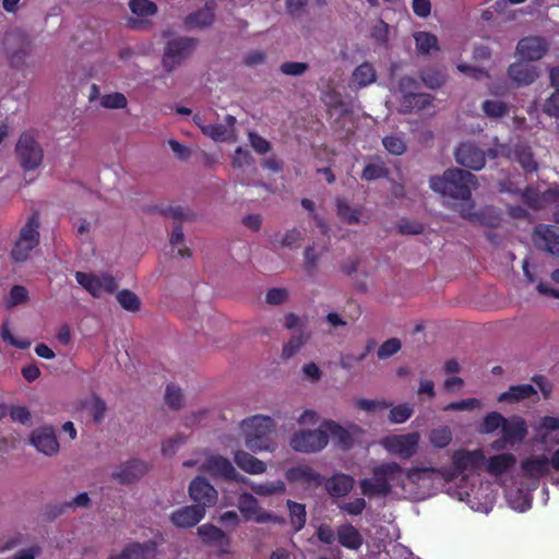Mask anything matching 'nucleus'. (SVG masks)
Segmentation results:
<instances>
[{
	"mask_svg": "<svg viewBox=\"0 0 559 559\" xmlns=\"http://www.w3.org/2000/svg\"><path fill=\"white\" fill-rule=\"evenodd\" d=\"M185 467H198L200 471L206 472L213 476L233 479L239 483H248V478L240 475L231 462L221 455L201 452L194 459L183 462Z\"/></svg>",
	"mask_w": 559,
	"mask_h": 559,
	"instance_id": "nucleus-8",
	"label": "nucleus"
},
{
	"mask_svg": "<svg viewBox=\"0 0 559 559\" xmlns=\"http://www.w3.org/2000/svg\"><path fill=\"white\" fill-rule=\"evenodd\" d=\"M428 439L433 448L443 449L448 447L453 439L452 430L448 426L433 428L430 430Z\"/></svg>",
	"mask_w": 559,
	"mask_h": 559,
	"instance_id": "nucleus-46",
	"label": "nucleus"
},
{
	"mask_svg": "<svg viewBox=\"0 0 559 559\" xmlns=\"http://www.w3.org/2000/svg\"><path fill=\"white\" fill-rule=\"evenodd\" d=\"M354 478L345 474H336L325 484V488L331 496L344 497L354 487Z\"/></svg>",
	"mask_w": 559,
	"mask_h": 559,
	"instance_id": "nucleus-37",
	"label": "nucleus"
},
{
	"mask_svg": "<svg viewBox=\"0 0 559 559\" xmlns=\"http://www.w3.org/2000/svg\"><path fill=\"white\" fill-rule=\"evenodd\" d=\"M359 485L368 497L409 499V468L396 462H383L373 467L372 477L361 479Z\"/></svg>",
	"mask_w": 559,
	"mask_h": 559,
	"instance_id": "nucleus-3",
	"label": "nucleus"
},
{
	"mask_svg": "<svg viewBox=\"0 0 559 559\" xmlns=\"http://www.w3.org/2000/svg\"><path fill=\"white\" fill-rule=\"evenodd\" d=\"M536 438L542 444L549 447L559 444V417L545 416L535 426Z\"/></svg>",
	"mask_w": 559,
	"mask_h": 559,
	"instance_id": "nucleus-25",
	"label": "nucleus"
},
{
	"mask_svg": "<svg viewBox=\"0 0 559 559\" xmlns=\"http://www.w3.org/2000/svg\"><path fill=\"white\" fill-rule=\"evenodd\" d=\"M197 533L205 545L213 547L221 555L233 554L231 538L219 527L205 523L198 527Z\"/></svg>",
	"mask_w": 559,
	"mask_h": 559,
	"instance_id": "nucleus-17",
	"label": "nucleus"
},
{
	"mask_svg": "<svg viewBox=\"0 0 559 559\" xmlns=\"http://www.w3.org/2000/svg\"><path fill=\"white\" fill-rule=\"evenodd\" d=\"M450 472L432 466H414L409 468V499L425 500L437 492L448 489Z\"/></svg>",
	"mask_w": 559,
	"mask_h": 559,
	"instance_id": "nucleus-5",
	"label": "nucleus"
},
{
	"mask_svg": "<svg viewBox=\"0 0 559 559\" xmlns=\"http://www.w3.org/2000/svg\"><path fill=\"white\" fill-rule=\"evenodd\" d=\"M329 444V437L325 436L323 421L317 429H298L289 438V447L299 453H318Z\"/></svg>",
	"mask_w": 559,
	"mask_h": 559,
	"instance_id": "nucleus-10",
	"label": "nucleus"
},
{
	"mask_svg": "<svg viewBox=\"0 0 559 559\" xmlns=\"http://www.w3.org/2000/svg\"><path fill=\"white\" fill-rule=\"evenodd\" d=\"M75 278L76 282L95 298H100L106 294H112L119 286L117 278L107 272H76Z\"/></svg>",
	"mask_w": 559,
	"mask_h": 559,
	"instance_id": "nucleus-14",
	"label": "nucleus"
},
{
	"mask_svg": "<svg viewBox=\"0 0 559 559\" xmlns=\"http://www.w3.org/2000/svg\"><path fill=\"white\" fill-rule=\"evenodd\" d=\"M355 405L366 412V413H377L383 411L390 406L388 402L384 400H369V399H358L355 402Z\"/></svg>",
	"mask_w": 559,
	"mask_h": 559,
	"instance_id": "nucleus-54",
	"label": "nucleus"
},
{
	"mask_svg": "<svg viewBox=\"0 0 559 559\" xmlns=\"http://www.w3.org/2000/svg\"><path fill=\"white\" fill-rule=\"evenodd\" d=\"M547 50L546 43L538 37H527L519 41L516 52L520 59L533 61L540 59Z\"/></svg>",
	"mask_w": 559,
	"mask_h": 559,
	"instance_id": "nucleus-31",
	"label": "nucleus"
},
{
	"mask_svg": "<svg viewBox=\"0 0 559 559\" xmlns=\"http://www.w3.org/2000/svg\"><path fill=\"white\" fill-rule=\"evenodd\" d=\"M119 305L127 311L136 312L140 310L141 300L131 290L123 289L117 294Z\"/></svg>",
	"mask_w": 559,
	"mask_h": 559,
	"instance_id": "nucleus-49",
	"label": "nucleus"
},
{
	"mask_svg": "<svg viewBox=\"0 0 559 559\" xmlns=\"http://www.w3.org/2000/svg\"><path fill=\"white\" fill-rule=\"evenodd\" d=\"M247 484H250L252 492L260 497L281 495L286 489V486L282 480L252 483L248 479Z\"/></svg>",
	"mask_w": 559,
	"mask_h": 559,
	"instance_id": "nucleus-39",
	"label": "nucleus"
},
{
	"mask_svg": "<svg viewBox=\"0 0 559 559\" xmlns=\"http://www.w3.org/2000/svg\"><path fill=\"white\" fill-rule=\"evenodd\" d=\"M521 487L514 488L509 487L506 489V498L508 504L518 512H525L532 507V495L533 490H528L527 487L520 480Z\"/></svg>",
	"mask_w": 559,
	"mask_h": 559,
	"instance_id": "nucleus-32",
	"label": "nucleus"
},
{
	"mask_svg": "<svg viewBox=\"0 0 559 559\" xmlns=\"http://www.w3.org/2000/svg\"><path fill=\"white\" fill-rule=\"evenodd\" d=\"M414 413V408L409 403L396 405L391 408L389 414V420L392 424L405 423Z\"/></svg>",
	"mask_w": 559,
	"mask_h": 559,
	"instance_id": "nucleus-51",
	"label": "nucleus"
},
{
	"mask_svg": "<svg viewBox=\"0 0 559 559\" xmlns=\"http://www.w3.org/2000/svg\"><path fill=\"white\" fill-rule=\"evenodd\" d=\"M386 175V169L383 163H372L368 164L362 173V177L366 180H374Z\"/></svg>",
	"mask_w": 559,
	"mask_h": 559,
	"instance_id": "nucleus-64",
	"label": "nucleus"
},
{
	"mask_svg": "<svg viewBox=\"0 0 559 559\" xmlns=\"http://www.w3.org/2000/svg\"><path fill=\"white\" fill-rule=\"evenodd\" d=\"M481 407L480 400L477 399H466L457 402H452L444 406V411H454V412H463V411H473Z\"/></svg>",
	"mask_w": 559,
	"mask_h": 559,
	"instance_id": "nucleus-57",
	"label": "nucleus"
},
{
	"mask_svg": "<svg viewBox=\"0 0 559 559\" xmlns=\"http://www.w3.org/2000/svg\"><path fill=\"white\" fill-rule=\"evenodd\" d=\"M186 441L187 436L182 433H177L167 438L162 445L163 454L167 456L174 455L186 443Z\"/></svg>",
	"mask_w": 559,
	"mask_h": 559,
	"instance_id": "nucleus-53",
	"label": "nucleus"
},
{
	"mask_svg": "<svg viewBox=\"0 0 559 559\" xmlns=\"http://www.w3.org/2000/svg\"><path fill=\"white\" fill-rule=\"evenodd\" d=\"M170 245L173 253L177 257L183 258L189 255V249L183 243V233L180 227L174 228L170 236Z\"/></svg>",
	"mask_w": 559,
	"mask_h": 559,
	"instance_id": "nucleus-52",
	"label": "nucleus"
},
{
	"mask_svg": "<svg viewBox=\"0 0 559 559\" xmlns=\"http://www.w3.org/2000/svg\"><path fill=\"white\" fill-rule=\"evenodd\" d=\"M204 516L205 511L203 508L192 504L175 510L170 514V521L175 526L179 528H189L200 523Z\"/></svg>",
	"mask_w": 559,
	"mask_h": 559,
	"instance_id": "nucleus-24",
	"label": "nucleus"
},
{
	"mask_svg": "<svg viewBox=\"0 0 559 559\" xmlns=\"http://www.w3.org/2000/svg\"><path fill=\"white\" fill-rule=\"evenodd\" d=\"M447 493L459 501L466 502L472 510L483 513H488L496 500V496L487 483H479L478 486L474 483L451 486L447 489Z\"/></svg>",
	"mask_w": 559,
	"mask_h": 559,
	"instance_id": "nucleus-7",
	"label": "nucleus"
},
{
	"mask_svg": "<svg viewBox=\"0 0 559 559\" xmlns=\"http://www.w3.org/2000/svg\"><path fill=\"white\" fill-rule=\"evenodd\" d=\"M485 453L481 449H457L451 455V465L443 467L450 472V486H464L471 481V477L478 473L484 465Z\"/></svg>",
	"mask_w": 559,
	"mask_h": 559,
	"instance_id": "nucleus-6",
	"label": "nucleus"
},
{
	"mask_svg": "<svg viewBox=\"0 0 559 559\" xmlns=\"http://www.w3.org/2000/svg\"><path fill=\"white\" fill-rule=\"evenodd\" d=\"M3 46L8 52L22 51L26 53L32 49V40L22 29L12 28L4 34Z\"/></svg>",
	"mask_w": 559,
	"mask_h": 559,
	"instance_id": "nucleus-33",
	"label": "nucleus"
},
{
	"mask_svg": "<svg viewBox=\"0 0 559 559\" xmlns=\"http://www.w3.org/2000/svg\"><path fill=\"white\" fill-rule=\"evenodd\" d=\"M534 240L538 247L559 257V227L550 225L536 227Z\"/></svg>",
	"mask_w": 559,
	"mask_h": 559,
	"instance_id": "nucleus-29",
	"label": "nucleus"
},
{
	"mask_svg": "<svg viewBox=\"0 0 559 559\" xmlns=\"http://www.w3.org/2000/svg\"><path fill=\"white\" fill-rule=\"evenodd\" d=\"M276 430V423L273 418L265 415H253L242 419L236 433H229L222 437V443L225 448L233 449L239 447V439L252 453L270 452L277 449V442L272 437Z\"/></svg>",
	"mask_w": 559,
	"mask_h": 559,
	"instance_id": "nucleus-2",
	"label": "nucleus"
},
{
	"mask_svg": "<svg viewBox=\"0 0 559 559\" xmlns=\"http://www.w3.org/2000/svg\"><path fill=\"white\" fill-rule=\"evenodd\" d=\"M189 497L197 507H202L206 512L207 508L216 504L218 499L217 490L203 477H195L188 488Z\"/></svg>",
	"mask_w": 559,
	"mask_h": 559,
	"instance_id": "nucleus-19",
	"label": "nucleus"
},
{
	"mask_svg": "<svg viewBox=\"0 0 559 559\" xmlns=\"http://www.w3.org/2000/svg\"><path fill=\"white\" fill-rule=\"evenodd\" d=\"M416 49L419 53L426 55L438 50L437 37L428 32H417L414 34Z\"/></svg>",
	"mask_w": 559,
	"mask_h": 559,
	"instance_id": "nucleus-45",
	"label": "nucleus"
},
{
	"mask_svg": "<svg viewBox=\"0 0 559 559\" xmlns=\"http://www.w3.org/2000/svg\"><path fill=\"white\" fill-rule=\"evenodd\" d=\"M376 81V71L370 63L358 66L352 75V84L357 87H365Z\"/></svg>",
	"mask_w": 559,
	"mask_h": 559,
	"instance_id": "nucleus-42",
	"label": "nucleus"
},
{
	"mask_svg": "<svg viewBox=\"0 0 559 559\" xmlns=\"http://www.w3.org/2000/svg\"><path fill=\"white\" fill-rule=\"evenodd\" d=\"M128 102L121 93H110L100 97V105L109 109H121L127 106Z\"/></svg>",
	"mask_w": 559,
	"mask_h": 559,
	"instance_id": "nucleus-55",
	"label": "nucleus"
},
{
	"mask_svg": "<svg viewBox=\"0 0 559 559\" xmlns=\"http://www.w3.org/2000/svg\"><path fill=\"white\" fill-rule=\"evenodd\" d=\"M485 114L492 118H499L508 112V107L500 100H486L483 103Z\"/></svg>",
	"mask_w": 559,
	"mask_h": 559,
	"instance_id": "nucleus-58",
	"label": "nucleus"
},
{
	"mask_svg": "<svg viewBox=\"0 0 559 559\" xmlns=\"http://www.w3.org/2000/svg\"><path fill=\"white\" fill-rule=\"evenodd\" d=\"M367 503L364 498H355L348 502H344L338 508L349 515H359L365 510Z\"/></svg>",
	"mask_w": 559,
	"mask_h": 559,
	"instance_id": "nucleus-63",
	"label": "nucleus"
},
{
	"mask_svg": "<svg viewBox=\"0 0 559 559\" xmlns=\"http://www.w3.org/2000/svg\"><path fill=\"white\" fill-rule=\"evenodd\" d=\"M456 162L464 167L473 170H479L485 165V155L472 143H463L455 153Z\"/></svg>",
	"mask_w": 559,
	"mask_h": 559,
	"instance_id": "nucleus-28",
	"label": "nucleus"
},
{
	"mask_svg": "<svg viewBox=\"0 0 559 559\" xmlns=\"http://www.w3.org/2000/svg\"><path fill=\"white\" fill-rule=\"evenodd\" d=\"M421 80L427 87L436 88L444 82V75L435 69H426L423 71Z\"/></svg>",
	"mask_w": 559,
	"mask_h": 559,
	"instance_id": "nucleus-60",
	"label": "nucleus"
},
{
	"mask_svg": "<svg viewBox=\"0 0 559 559\" xmlns=\"http://www.w3.org/2000/svg\"><path fill=\"white\" fill-rule=\"evenodd\" d=\"M475 176L461 169H448L440 177H431L430 188L454 202L453 206L463 217L477 219L481 224L496 226L499 224V216L493 209H486L480 215L473 213V202L471 201L472 190L475 189Z\"/></svg>",
	"mask_w": 559,
	"mask_h": 559,
	"instance_id": "nucleus-1",
	"label": "nucleus"
},
{
	"mask_svg": "<svg viewBox=\"0 0 559 559\" xmlns=\"http://www.w3.org/2000/svg\"><path fill=\"white\" fill-rule=\"evenodd\" d=\"M148 469V465L140 460H130L120 464L114 472L112 478L121 484L132 483L142 477Z\"/></svg>",
	"mask_w": 559,
	"mask_h": 559,
	"instance_id": "nucleus-26",
	"label": "nucleus"
},
{
	"mask_svg": "<svg viewBox=\"0 0 559 559\" xmlns=\"http://www.w3.org/2000/svg\"><path fill=\"white\" fill-rule=\"evenodd\" d=\"M31 443L40 453L52 456L59 452V442L51 427H40L32 432Z\"/></svg>",
	"mask_w": 559,
	"mask_h": 559,
	"instance_id": "nucleus-23",
	"label": "nucleus"
},
{
	"mask_svg": "<svg viewBox=\"0 0 559 559\" xmlns=\"http://www.w3.org/2000/svg\"><path fill=\"white\" fill-rule=\"evenodd\" d=\"M235 464L245 473L260 475L266 471V464L251 453L234 447L233 449Z\"/></svg>",
	"mask_w": 559,
	"mask_h": 559,
	"instance_id": "nucleus-30",
	"label": "nucleus"
},
{
	"mask_svg": "<svg viewBox=\"0 0 559 559\" xmlns=\"http://www.w3.org/2000/svg\"><path fill=\"white\" fill-rule=\"evenodd\" d=\"M401 346L402 345L399 338H390L379 347L378 357L380 359H386L396 354L401 349Z\"/></svg>",
	"mask_w": 559,
	"mask_h": 559,
	"instance_id": "nucleus-61",
	"label": "nucleus"
},
{
	"mask_svg": "<svg viewBox=\"0 0 559 559\" xmlns=\"http://www.w3.org/2000/svg\"><path fill=\"white\" fill-rule=\"evenodd\" d=\"M515 463L516 457L514 454L503 452L491 455L488 459L485 457L484 465L488 474L501 478L515 466Z\"/></svg>",
	"mask_w": 559,
	"mask_h": 559,
	"instance_id": "nucleus-27",
	"label": "nucleus"
},
{
	"mask_svg": "<svg viewBox=\"0 0 559 559\" xmlns=\"http://www.w3.org/2000/svg\"><path fill=\"white\" fill-rule=\"evenodd\" d=\"M195 43L191 38H176L170 40L163 57L164 67L173 70L194 49Z\"/></svg>",
	"mask_w": 559,
	"mask_h": 559,
	"instance_id": "nucleus-22",
	"label": "nucleus"
},
{
	"mask_svg": "<svg viewBox=\"0 0 559 559\" xmlns=\"http://www.w3.org/2000/svg\"><path fill=\"white\" fill-rule=\"evenodd\" d=\"M286 478L290 483H297L305 486H318L321 477L308 465L294 466L286 472Z\"/></svg>",
	"mask_w": 559,
	"mask_h": 559,
	"instance_id": "nucleus-35",
	"label": "nucleus"
},
{
	"mask_svg": "<svg viewBox=\"0 0 559 559\" xmlns=\"http://www.w3.org/2000/svg\"><path fill=\"white\" fill-rule=\"evenodd\" d=\"M287 507L289 511L290 524L296 532L300 531L306 524V508L301 503L294 502L292 500L287 501Z\"/></svg>",
	"mask_w": 559,
	"mask_h": 559,
	"instance_id": "nucleus-47",
	"label": "nucleus"
},
{
	"mask_svg": "<svg viewBox=\"0 0 559 559\" xmlns=\"http://www.w3.org/2000/svg\"><path fill=\"white\" fill-rule=\"evenodd\" d=\"M551 471V463L547 454H530L520 463L519 477L528 490H535L539 480Z\"/></svg>",
	"mask_w": 559,
	"mask_h": 559,
	"instance_id": "nucleus-12",
	"label": "nucleus"
},
{
	"mask_svg": "<svg viewBox=\"0 0 559 559\" xmlns=\"http://www.w3.org/2000/svg\"><path fill=\"white\" fill-rule=\"evenodd\" d=\"M28 293L25 287L16 285L11 288L10 295L7 299L8 307H14L20 304H23L27 300Z\"/></svg>",
	"mask_w": 559,
	"mask_h": 559,
	"instance_id": "nucleus-62",
	"label": "nucleus"
},
{
	"mask_svg": "<svg viewBox=\"0 0 559 559\" xmlns=\"http://www.w3.org/2000/svg\"><path fill=\"white\" fill-rule=\"evenodd\" d=\"M382 143L385 150L394 155H401L406 150V144L404 140L397 135L385 136L383 138Z\"/></svg>",
	"mask_w": 559,
	"mask_h": 559,
	"instance_id": "nucleus-56",
	"label": "nucleus"
},
{
	"mask_svg": "<svg viewBox=\"0 0 559 559\" xmlns=\"http://www.w3.org/2000/svg\"><path fill=\"white\" fill-rule=\"evenodd\" d=\"M237 508L245 520L255 523H269L275 521L276 516L264 510L257 498L251 493L243 492L239 496Z\"/></svg>",
	"mask_w": 559,
	"mask_h": 559,
	"instance_id": "nucleus-20",
	"label": "nucleus"
},
{
	"mask_svg": "<svg viewBox=\"0 0 559 559\" xmlns=\"http://www.w3.org/2000/svg\"><path fill=\"white\" fill-rule=\"evenodd\" d=\"M15 152L19 163L25 171L35 170L43 163V148L35 135L31 132L21 134L15 146Z\"/></svg>",
	"mask_w": 559,
	"mask_h": 559,
	"instance_id": "nucleus-13",
	"label": "nucleus"
},
{
	"mask_svg": "<svg viewBox=\"0 0 559 559\" xmlns=\"http://www.w3.org/2000/svg\"><path fill=\"white\" fill-rule=\"evenodd\" d=\"M522 60L513 63L509 68V76L518 85H528L538 76L537 67Z\"/></svg>",
	"mask_w": 559,
	"mask_h": 559,
	"instance_id": "nucleus-34",
	"label": "nucleus"
},
{
	"mask_svg": "<svg viewBox=\"0 0 559 559\" xmlns=\"http://www.w3.org/2000/svg\"><path fill=\"white\" fill-rule=\"evenodd\" d=\"M551 84L555 93L546 100L544 111L552 117H559V67L554 69L550 74Z\"/></svg>",
	"mask_w": 559,
	"mask_h": 559,
	"instance_id": "nucleus-44",
	"label": "nucleus"
},
{
	"mask_svg": "<svg viewBox=\"0 0 559 559\" xmlns=\"http://www.w3.org/2000/svg\"><path fill=\"white\" fill-rule=\"evenodd\" d=\"M535 390L530 384L511 386L507 392L498 396L500 403H514L535 394Z\"/></svg>",
	"mask_w": 559,
	"mask_h": 559,
	"instance_id": "nucleus-40",
	"label": "nucleus"
},
{
	"mask_svg": "<svg viewBox=\"0 0 559 559\" xmlns=\"http://www.w3.org/2000/svg\"><path fill=\"white\" fill-rule=\"evenodd\" d=\"M214 21V13L211 8H204L197 12L195 14L190 15L187 19V24L191 27H205L212 24Z\"/></svg>",
	"mask_w": 559,
	"mask_h": 559,
	"instance_id": "nucleus-50",
	"label": "nucleus"
},
{
	"mask_svg": "<svg viewBox=\"0 0 559 559\" xmlns=\"http://www.w3.org/2000/svg\"><path fill=\"white\" fill-rule=\"evenodd\" d=\"M500 431V438L490 443L493 451H503L523 442L527 435V427L521 417L504 418L497 412L487 414L479 424L478 431L483 435Z\"/></svg>",
	"mask_w": 559,
	"mask_h": 559,
	"instance_id": "nucleus-4",
	"label": "nucleus"
},
{
	"mask_svg": "<svg viewBox=\"0 0 559 559\" xmlns=\"http://www.w3.org/2000/svg\"><path fill=\"white\" fill-rule=\"evenodd\" d=\"M193 121L200 127L204 135L216 142L237 141V133L235 129L236 119L230 115H227L224 122L218 124H205L203 118L199 114L194 115Z\"/></svg>",
	"mask_w": 559,
	"mask_h": 559,
	"instance_id": "nucleus-15",
	"label": "nucleus"
},
{
	"mask_svg": "<svg viewBox=\"0 0 559 559\" xmlns=\"http://www.w3.org/2000/svg\"><path fill=\"white\" fill-rule=\"evenodd\" d=\"M420 433L417 431L408 433H391L379 440V444L392 456L408 460L419 449Z\"/></svg>",
	"mask_w": 559,
	"mask_h": 559,
	"instance_id": "nucleus-11",
	"label": "nucleus"
},
{
	"mask_svg": "<svg viewBox=\"0 0 559 559\" xmlns=\"http://www.w3.org/2000/svg\"><path fill=\"white\" fill-rule=\"evenodd\" d=\"M416 82L411 78L401 80L399 92L402 95L401 110L404 112L423 110L431 105L432 97L429 94L413 93Z\"/></svg>",
	"mask_w": 559,
	"mask_h": 559,
	"instance_id": "nucleus-16",
	"label": "nucleus"
},
{
	"mask_svg": "<svg viewBox=\"0 0 559 559\" xmlns=\"http://www.w3.org/2000/svg\"><path fill=\"white\" fill-rule=\"evenodd\" d=\"M510 192L521 194L523 201L532 207H545L552 206L555 212L554 215L559 212V188H550L544 192H538L534 189H526L522 191L521 189H508Z\"/></svg>",
	"mask_w": 559,
	"mask_h": 559,
	"instance_id": "nucleus-18",
	"label": "nucleus"
},
{
	"mask_svg": "<svg viewBox=\"0 0 559 559\" xmlns=\"http://www.w3.org/2000/svg\"><path fill=\"white\" fill-rule=\"evenodd\" d=\"M129 7L131 12L140 17L153 16L157 12L156 4L150 0H131Z\"/></svg>",
	"mask_w": 559,
	"mask_h": 559,
	"instance_id": "nucleus-48",
	"label": "nucleus"
},
{
	"mask_svg": "<svg viewBox=\"0 0 559 559\" xmlns=\"http://www.w3.org/2000/svg\"><path fill=\"white\" fill-rule=\"evenodd\" d=\"M337 216L347 224H359L362 217V210L350 205L346 200L336 201Z\"/></svg>",
	"mask_w": 559,
	"mask_h": 559,
	"instance_id": "nucleus-38",
	"label": "nucleus"
},
{
	"mask_svg": "<svg viewBox=\"0 0 559 559\" xmlns=\"http://www.w3.org/2000/svg\"><path fill=\"white\" fill-rule=\"evenodd\" d=\"M39 216L37 214L31 215L25 224L21 227L19 236L11 250L13 260L23 262L27 260L32 251L39 243Z\"/></svg>",
	"mask_w": 559,
	"mask_h": 559,
	"instance_id": "nucleus-9",
	"label": "nucleus"
},
{
	"mask_svg": "<svg viewBox=\"0 0 559 559\" xmlns=\"http://www.w3.org/2000/svg\"><path fill=\"white\" fill-rule=\"evenodd\" d=\"M323 428L325 436L329 439L331 438L342 449H350L354 444L355 436L360 432V428L357 425L344 427L332 419L323 420Z\"/></svg>",
	"mask_w": 559,
	"mask_h": 559,
	"instance_id": "nucleus-21",
	"label": "nucleus"
},
{
	"mask_svg": "<svg viewBox=\"0 0 559 559\" xmlns=\"http://www.w3.org/2000/svg\"><path fill=\"white\" fill-rule=\"evenodd\" d=\"M500 151L501 154H507L508 157L518 160L526 171H533L537 168L533 155L527 147H516L513 152H507V148L501 146Z\"/></svg>",
	"mask_w": 559,
	"mask_h": 559,
	"instance_id": "nucleus-41",
	"label": "nucleus"
},
{
	"mask_svg": "<svg viewBox=\"0 0 559 559\" xmlns=\"http://www.w3.org/2000/svg\"><path fill=\"white\" fill-rule=\"evenodd\" d=\"M252 164L253 158L251 154L242 147H237L231 158L233 167L236 169H241L243 167L251 166Z\"/></svg>",
	"mask_w": 559,
	"mask_h": 559,
	"instance_id": "nucleus-59",
	"label": "nucleus"
},
{
	"mask_svg": "<svg viewBox=\"0 0 559 559\" xmlns=\"http://www.w3.org/2000/svg\"><path fill=\"white\" fill-rule=\"evenodd\" d=\"M124 558L127 559H152L155 555L154 544H130L124 549Z\"/></svg>",
	"mask_w": 559,
	"mask_h": 559,
	"instance_id": "nucleus-43",
	"label": "nucleus"
},
{
	"mask_svg": "<svg viewBox=\"0 0 559 559\" xmlns=\"http://www.w3.org/2000/svg\"><path fill=\"white\" fill-rule=\"evenodd\" d=\"M337 540L343 547L357 550L361 547L364 537L355 526L347 523L337 527Z\"/></svg>",
	"mask_w": 559,
	"mask_h": 559,
	"instance_id": "nucleus-36",
	"label": "nucleus"
}]
</instances>
